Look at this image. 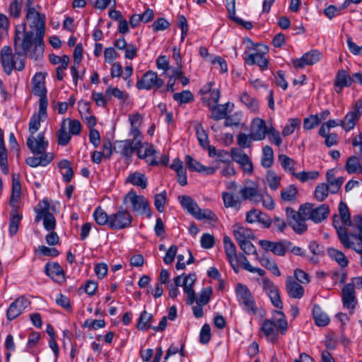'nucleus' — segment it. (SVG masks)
Segmentation results:
<instances>
[{"label": "nucleus", "mask_w": 362, "mask_h": 362, "mask_svg": "<svg viewBox=\"0 0 362 362\" xmlns=\"http://www.w3.org/2000/svg\"><path fill=\"white\" fill-rule=\"evenodd\" d=\"M57 143L60 146H66L71 140V134L61 124L60 129L57 132Z\"/></svg>", "instance_id": "4d7b16f0"}, {"label": "nucleus", "mask_w": 362, "mask_h": 362, "mask_svg": "<svg viewBox=\"0 0 362 362\" xmlns=\"http://www.w3.org/2000/svg\"><path fill=\"white\" fill-rule=\"evenodd\" d=\"M153 320V315L144 310L139 318L137 323V328L141 330H147L152 328L151 321Z\"/></svg>", "instance_id": "de8ad7c7"}, {"label": "nucleus", "mask_w": 362, "mask_h": 362, "mask_svg": "<svg viewBox=\"0 0 362 362\" xmlns=\"http://www.w3.org/2000/svg\"><path fill=\"white\" fill-rule=\"evenodd\" d=\"M163 83V80L158 76L156 72L148 71L142 76L141 78L138 80L136 87L139 89H158L160 88Z\"/></svg>", "instance_id": "4468645a"}, {"label": "nucleus", "mask_w": 362, "mask_h": 362, "mask_svg": "<svg viewBox=\"0 0 362 362\" xmlns=\"http://www.w3.org/2000/svg\"><path fill=\"white\" fill-rule=\"evenodd\" d=\"M288 224L293 230L298 234H302L307 230V225L305 221L308 218L305 217L304 214L300 211V207L298 211L292 208L287 207L286 209Z\"/></svg>", "instance_id": "9d476101"}, {"label": "nucleus", "mask_w": 362, "mask_h": 362, "mask_svg": "<svg viewBox=\"0 0 362 362\" xmlns=\"http://www.w3.org/2000/svg\"><path fill=\"white\" fill-rule=\"evenodd\" d=\"M126 181L133 185L139 187L141 189H146L147 187V177L144 174L139 172H135L130 174L127 177Z\"/></svg>", "instance_id": "e433bc0d"}, {"label": "nucleus", "mask_w": 362, "mask_h": 362, "mask_svg": "<svg viewBox=\"0 0 362 362\" xmlns=\"http://www.w3.org/2000/svg\"><path fill=\"white\" fill-rule=\"evenodd\" d=\"M266 180L271 189L276 190L280 185L281 177L274 171L269 170L267 173Z\"/></svg>", "instance_id": "13d9d810"}, {"label": "nucleus", "mask_w": 362, "mask_h": 362, "mask_svg": "<svg viewBox=\"0 0 362 362\" xmlns=\"http://www.w3.org/2000/svg\"><path fill=\"white\" fill-rule=\"evenodd\" d=\"M138 157L146 160L148 165H157L158 162L156 160V151L151 144H140L136 149Z\"/></svg>", "instance_id": "aec40b11"}, {"label": "nucleus", "mask_w": 362, "mask_h": 362, "mask_svg": "<svg viewBox=\"0 0 362 362\" xmlns=\"http://www.w3.org/2000/svg\"><path fill=\"white\" fill-rule=\"evenodd\" d=\"M327 254L329 257L335 260L341 267L345 268L348 266L349 261L341 251L333 247H329L327 249Z\"/></svg>", "instance_id": "c9c22d12"}, {"label": "nucleus", "mask_w": 362, "mask_h": 362, "mask_svg": "<svg viewBox=\"0 0 362 362\" xmlns=\"http://www.w3.org/2000/svg\"><path fill=\"white\" fill-rule=\"evenodd\" d=\"M91 99L95 103L96 105L99 107H106L110 97L105 95L103 93L92 91Z\"/></svg>", "instance_id": "680f3d73"}, {"label": "nucleus", "mask_w": 362, "mask_h": 362, "mask_svg": "<svg viewBox=\"0 0 362 362\" xmlns=\"http://www.w3.org/2000/svg\"><path fill=\"white\" fill-rule=\"evenodd\" d=\"M274 163V151L269 146H265L262 149V156L261 158V165L265 168L272 165Z\"/></svg>", "instance_id": "a18cd8bd"}, {"label": "nucleus", "mask_w": 362, "mask_h": 362, "mask_svg": "<svg viewBox=\"0 0 362 362\" xmlns=\"http://www.w3.org/2000/svg\"><path fill=\"white\" fill-rule=\"evenodd\" d=\"M45 272L54 281L59 284L65 282L64 272L57 262L47 263L45 267Z\"/></svg>", "instance_id": "5701e85b"}, {"label": "nucleus", "mask_w": 362, "mask_h": 362, "mask_svg": "<svg viewBox=\"0 0 362 362\" xmlns=\"http://www.w3.org/2000/svg\"><path fill=\"white\" fill-rule=\"evenodd\" d=\"M224 250L230 263L237 260L236 247L229 236L223 238Z\"/></svg>", "instance_id": "4c0bfd02"}, {"label": "nucleus", "mask_w": 362, "mask_h": 362, "mask_svg": "<svg viewBox=\"0 0 362 362\" xmlns=\"http://www.w3.org/2000/svg\"><path fill=\"white\" fill-rule=\"evenodd\" d=\"M339 212L340 214V217L342 223L348 226H351L352 222L351 220V216L349 213V210L346 204L343 202H341L339 204Z\"/></svg>", "instance_id": "6e6d98bb"}, {"label": "nucleus", "mask_w": 362, "mask_h": 362, "mask_svg": "<svg viewBox=\"0 0 362 362\" xmlns=\"http://www.w3.org/2000/svg\"><path fill=\"white\" fill-rule=\"evenodd\" d=\"M345 168L349 174L362 173V153L349 157L346 160Z\"/></svg>", "instance_id": "2f4dec72"}, {"label": "nucleus", "mask_w": 362, "mask_h": 362, "mask_svg": "<svg viewBox=\"0 0 362 362\" xmlns=\"http://www.w3.org/2000/svg\"><path fill=\"white\" fill-rule=\"evenodd\" d=\"M233 233L238 243L252 239L254 234L250 228L236 224L233 227Z\"/></svg>", "instance_id": "7c9ffc66"}, {"label": "nucleus", "mask_w": 362, "mask_h": 362, "mask_svg": "<svg viewBox=\"0 0 362 362\" xmlns=\"http://www.w3.org/2000/svg\"><path fill=\"white\" fill-rule=\"evenodd\" d=\"M185 160L189 170L191 171H195L205 175H213L216 170L214 167H206L203 165L189 155L186 156Z\"/></svg>", "instance_id": "cd10ccee"}, {"label": "nucleus", "mask_w": 362, "mask_h": 362, "mask_svg": "<svg viewBox=\"0 0 362 362\" xmlns=\"http://www.w3.org/2000/svg\"><path fill=\"white\" fill-rule=\"evenodd\" d=\"M350 236L345 233H339V241L346 249H352L361 255L360 264L362 267V243L355 244V242L350 241Z\"/></svg>", "instance_id": "72a5a7b5"}, {"label": "nucleus", "mask_w": 362, "mask_h": 362, "mask_svg": "<svg viewBox=\"0 0 362 362\" xmlns=\"http://www.w3.org/2000/svg\"><path fill=\"white\" fill-rule=\"evenodd\" d=\"M222 199L226 208H235L237 210L240 209L243 202L240 195L238 196L233 192H223Z\"/></svg>", "instance_id": "473e14b6"}, {"label": "nucleus", "mask_w": 362, "mask_h": 362, "mask_svg": "<svg viewBox=\"0 0 362 362\" xmlns=\"http://www.w3.org/2000/svg\"><path fill=\"white\" fill-rule=\"evenodd\" d=\"M27 146L33 154H46V149L48 146V141L45 140L44 134L39 133L36 137L33 135L28 136Z\"/></svg>", "instance_id": "2eb2a0df"}, {"label": "nucleus", "mask_w": 362, "mask_h": 362, "mask_svg": "<svg viewBox=\"0 0 362 362\" xmlns=\"http://www.w3.org/2000/svg\"><path fill=\"white\" fill-rule=\"evenodd\" d=\"M300 120L298 118H290L282 130L284 136L291 135L296 128L300 127Z\"/></svg>", "instance_id": "bf43d9fd"}, {"label": "nucleus", "mask_w": 362, "mask_h": 362, "mask_svg": "<svg viewBox=\"0 0 362 362\" xmlns=\"http://www.w3.org/2000/svg\"><path fill=\"white\" fill-rule=\"evenodd\" d=\"M21 186L20 181L18 179H16L13 177L12 182V192L10 198V205L12 207H15L16 203L18 202V199L21 197Z\"/></svg>", "instance_id": "49530a36"}, {"label": "nucleus", "mask_w": 362, "mask_h": 362, "mask_svg": "<svg viewBox=\"0 0 362 362\" xmlns=\"http://www.w3.org/2000/svg\"><path fill=\"white\" fill-rule=\"evenodd\" d=\"M93 217L98 225H107L110 227V215H107L100 206L96 208L93 213Z\"/></svg>", "instance_id": "09e8293b"}, {"label": "nucleus", "mask_w": 362, "mask_h": 362, "mask_svg": "<svg viewBox=\"0 0 362 362\" xmlns=\"http://www.w3.org/2000/svg\"><path fill=\"white\" fill-rule=\"evenodd\" d=\"M173 97L180 105L191 103L194 99L192 92L188 90H183L180 93H175Z\"/></svg>", "instance_id": "5fc2aeb1"}, {"label": "nucleus", "mask_w": 362, "mask_h": 362, "mask_svg": "<svg viewBox=\"0 0 362 362\" xmlns=\"http://www.w3.org/2000/svg\"><path fill=\"white\" fill-rule=\"evenodd\" d=\"M286 290L288 296L293 298H301L304 295L303 286L291 276H287L286 279Z\"/></svg>", "instance_id": "bb28decb"}, {"label": "nucleus", "mask_w": 362, "mask_h": 362, "mask_svg": "<svg viewBox=\"0 0 362 362\" xmlns=\"http://www.w3.org/2000/svg\"><path fill=\"white\" fill-rule=\"evenodd\" d=\"M246 221L249 223H259L265 228L272 226V218L265 213L256 209L247 212Z\"/></svg>", "instance_id": "4be33fe9"}, {"label": "nucleus", "mask_w": 362, "mask_h": 362, "mask_svg": "<svg viewBox=\"0 0 362 362\" xmlns=\"http://www.w3.org/2000/svg\"><path fill=\"white\" fill-rule=\"evenodd\" d=\"M231 156L233 160L240 165L244 173L247 174L252 173V163L249 156L243 150L236 148L232 149Z\"/></svg>", "instance_id": "a211bd4d"}, {"label": "nucleus", "mask_w": 362, "mask_h": 362, "mask_svg": "<svg viewBox=\"0 0 362 362\" xmlns=\"http://www.w3.org/2000/svg\"><path fill=\"white\" fill-rule=\"evenodd\" d=\"M329 187L326 183H320L318 184L315 189L314 196L317 201L322 202L324 201L329 194Z\"/></svg>", "instance_id": "864d4df0"}, {"label": "nucleus", "mask_w": 362, "mask_h": 362, "mask_svg": "<svg viewBox=\"0 0 362 362\" xmlns=\"http://www.w3.org/2000/svg\"><path fill=\"white\" fill-rule=\"evenodd\" d=\"M38 208L35 209L36 216L35 222L42 220L43 226L45 230L50 231L54 230L56 227V220L54 215L49 211V204L47 200L40 202Z\"/></svg>", "instance_id": "423d86ee"}, {"label": "nucleus", "mask_w": 362, "mask_h": 362, "mask_svg": "<svg viewBox=\"0 0 362 362\" xmlns=\"http://www.w3.org/2000/svg\"><path fill=\"white\" fill-rule=\"evenodd\" d=\"M47 106H44V109L41 110V106H39L37 114H34L29 122V132L30 135H33L40 127L41 121L47 117Z\"/></svg>", "instance_id": "c85d7f7f"}, {"label": "nucleus", "mask_w": 362, "mask_h": 362, "mask_svg": "<svg viewBox=\"0 0 362 362\" xmlns=\"http://www.w3.org/2000/svg\"><path fill=\"white\" fill-rule=\"evenodd\" d=\"M124 204L130 202L134 211L139 214H146L147 217L151 216L148 201L143 197L137 195L134 190H130L124 197Z\"/></svg>", "instance_id": "9b49d317"}, {"label": "nucleus", "mask_w": 362, "mask_h": 362, "mask_svg": "<svg viewBox=\"0 0 362 362\" xmlns=\"http://www.w3.org/2000/svg\"><path fill=\"white\" fill-rule=\"evenodd\" d=\"M211 339V327L209 324H204L199 334V341L203 344H206Z\"/></svg>", "instance_id": "338daca9"}, {"label": "nucleus", "mask_w": 362, "mask_h": 362, "mask_svg": "<svg viewBox=\"0 0 362 362\" xmlns=\"http://www.w3.org/2000/svg\"><path fill=\"white\" fill-rule=\"evenodd\" d=\"M313 315L315 323L317 326L325 327L329 322V318L326 313H325L320 305H314L313 308Z\"/></svg>", "instance_id": "58836bf2"}, {"label": "nucleus", "mask_w": 362, "mask_h": 362, "mask_svg": "<svg viewBox=\"0 0 362 362\" xmlns=\"http://www.w3.org/2000/svg\"><path fill=\"white\" fill-rule=\"evenodd\" d=\"M25 20V23L16 26L14 49L19 56L27 55L37 60L44 52L45 15L29 8L26 9Z\"/></svg>", "instance_id": "f257e3e1"}, {"label": "nucleus", "mask_w": 362, "mask_h": 362, "mask_svg": "<svg viewBox=\"0 0 362 362\" xmlns=\"http://www.w3.org/2000/svg\"><path fill=\"white\" fill-rule=\"evenodd\" d=\"M288 329V323L284 314L281 311H275L272 320L263 321L260 330L272 343L278 341L279 332L285 334Z\"/></svg>", "instance_id": "f03ea898"}, {"label": "nucleus", "mask_w": 362, "mask_h": 362, "mask_svg": "<svg viewBox=\"0 0 362 362\" xmlns=\"http://www.w3.org/2000/svg\"><path fill=\"white\" fill-rule=\"evenodd\" d=\"M235 291L238 300L244 310L249 314H257L258 309L248 288L242 284H238Z\"/></svg>", "instance_id": "39448f33"}, {"label": "nucleus", "mask_w": 362, "mask_h": 362, "mask_svg": "<svg viewBox=\"0 0 362 362\" xmlns=\"http://www.w3.org/2000/svg\"><path fill=\"white\" fill-rule=\"evenodd\" d=\"M30 302L24 297L16 298L12 302L7 310L6 317L8 320H13L18 317L23 311L30 305Z\"/></svg>", "instance_id": "6ab92c4d"}, {"label": "nucleus", "mask_w": 362, "mask_h": 362, "mask_svg": "<svg viewBox=\"0 0 362 362\" xmlns=\"http://www.w3.org/2000/svg\"><path fill=\"white\" fill-rule=\"evenodd\" d=\"M269 128L266 122L260 118H255L250 125V136L254 141H262L266 138Z\"/></svg>", "instance_id": "412c9836"}, {"label": "nucleus", "mask_w": 362, "mask_h": 362, "mask_svg": "<svg viewBox=\"0 0 362 362\" xmlns=\"http://www.w3.org/2000/svg\"><path fill=\"white\" fill-rule=\"evenodd\" d=\"M314 205L305 203L300 205V211L304 214L305 217L312 220L315 223H320L327 218L329 213V207L327 204H321L314 208Z\"/></svg>", "instance_id": "0eeeda50"}, {"label": "nucleus", "mask_w": 362, "mask_h": 362, "mask_svg": "<svg viewBox=\"0 0 362 362\" xmlns=\"http://www.w3.org/2000/svg\"><path fill=\"white\" fill-rule=\"evenodd\" d=\"M279 160L282 168L286 173H290L294 176L296 175V163L293 159L284 154H281L279 156Z\"/></svg>", "instance_id": "c03bdc74"}, {"label": "nucleus", "mask_w": 362, "mask_h": 362, "mask_svg": "<svg viewBox=\"0 0 362 362\" xmlns=\"http://www.w3.org/2000/svg\"><path fill=\"white\" fill-rule=\"evenodd\" d=\"M320 173L318 171H302L300 173H296L295 177L299 180L301 182H305L309 180H315L318 178Z\"/></svg>", "instance_id": "052dcab7"}, {"label": "nucleus", "mask_w": 362, "mask_h": 362, "mask_svg": "<svg viewBox=\"0 0 362 362\" xmlns=\"http://www.w3.org/2000/svg\"><path fill=\"white\" fill-rule=\"evenodd\" d=\"M321 57V52L317 50H311L304 54L300 59L293 61V66L296 68H303L308 65H313L317 63Z\"/></svg>", "instance_id": "b1692460"}, {"label": "nucleus", "mask_w": 362, "mask_h": 362, "mask_svg": "<svg viewBox=\"0 0 362 362\" xmlns=\"http://www.w3.org/2000/svg\"><path fill=\"white\" fill-rule=\"evenodd\" d=\"M138 148L130 139L117 141L113 146L114 151L125 158H130Z\"/></svg>", "instance_id": "393cba45"}, {"label": "nucleus", "mask_w": 362, "mask_h": 362, "mask_svg": "<svg viewBox=\"0 0 362 362\" xmlns=\"http://www.w3.org/2000/svg\"><path fill=\"white\" fill-rule=\"evenodd\" d=\"M61 124L71 135L76 136L81 133V124L78 119L65 118L62 120Z\"/></svg>", "instance_id": "a19ab883"}, {"label": "nucleus", "mask_w": 362, "mask_h": 362, "mask_svg": "<svg viewBox=\"0 0 362 362\" xmlns=\"http://www.w3.org/2000/svg\"><path fill=\"white\" fill-rule=\"evenodd\" d=\"M166 199L167 196L165 191H163L161 193L155 195L154 205L159 212H163L164 211Z\"/></svg>", "instance_id": "69168bd1"}, {"label": "nucleus", "mask_w": 362, "mask_h": 362, "mask_svg": "<svg viewBox=\"0 0 362 362\" xmlns=\"http://www.w3.org/2000/svg\"><path fill=\"white\" fill-rule=\"evenodd\" d=\"M40 156H30L25 160L27 165L32 168H36L37 166H46L54 158V155L52 153L46 154H39Z\"/></svg>", "instance_id": "c756f323"}, {"label": "nucleus", "mask_w": 362, "mask_h": 362, "mask_svg": "<svg viewBox=\"0 0 362 362\" xmlns=\"http://www.w3.org/2000/svg\"><path fill=\"white\" fill-rule=\"evenodd\" d=\"M21 0H13L8 7L9 15L11 17L18 18L21 13Z\"/></svg>", "instance_id": "e2e57ef3"}, {"label": "nucleus", "mask_w": 362, "mask_h": 362, "mask_svg": "<svg viewBox=\"0 0 362 362\" xmlns=\"http://www.w3.org/2000/svg\"><path fill=\"white\" fill-rule=\"evenodd\" d=\"M220 98V91L218 89H206L205 95L203 97L204 103L209 107L216 105Z\"/></svg>", "instance_id": "79ce46f5"}, {"label": "nucleus", "mask_w": 362, "mask_h": 362, "mask_svg": "<svg viewBox=\"0 0 362 362\" xmlns=\"http://www.w3.org/2000/svg\"><path fill=\"white\" fill-rule=\"evenodd\" d=\"M341 300L343 306L349 310L350 314H353L357 304L356 292L353 285L347 284L343 287L341 291Z\"/></svg>", "instance_id": "f3484780"}, {"label": "nucleus", "mask_w": 362, "mask_h": 362, "mask_svg": "<svg viewBox=\"0 0 362 362\" xmlns=\"http://www.w3.org/2000/svg\"><path fill=\"white\" fill-rule=\"evenodd\" d=\"M179 199L182 206L197 219L216 221L217 217L212 211L208 209L202 210L190 197L183 195Z\"/></svg>", "instance_id": "7ed1b4c3"}, {"label": "nucleus", "mask_w": 362, "mask_h": 362, "mask_svg": "<svg viewBox=\"0 0 362 362\" xmlns=\"http://www.w3.org/2000/svg\"><path fill=\"white\" fill-rule=\"evenodd\" d=\"M212 293V289L211 287H206L202 289L199 296L197 300V303L199 305H206L211 298V295Z\"/></svg>", "instance_id": "774afa93"}, {"label": "nucleus", "mask_w": 362, "mask_h": 362, "mask_svg": "<svg viewBox=\"0 0 362 362\" xmlns=\"http://www.w3.org/2000/svg\"><path fill=\"white\" fill-rule=\"evenodd\" d=\"M353 83V78L349 76L346 71L340 69L337 71L334 86L337 93H340L344 87L351 86Z\"/></svg>", "instance_id": "a878e982"}, {"label": "nucleus", "mask_w": 362, "mask_h": 362, "mask_svg": "<svg viewBox=\"0 0 362 362\" xmlns=\"http://www.w3.org/2000/svg\"><path fill=\"white\" fill-rule=\"evenodd\" d=\"M15 54L18 57H15L12 54L10 47H4L1 49V62L4 71L9 75L13 69L22 71L25 67L23 59H20L21 56Z\"/></svg>", "instance_id": "20e7f679"}, {"label": "nucleus", "mask_w": 362, "mask_h": 362, "mask_svg": "<svg viewBox=\"0 0 362 362\" xmlns=\"http://www.w3.org/2000/svg\"><path fill=\"white\" fill-rule=\"evenodd\" d=\"M259 245L266 251H270L274 255L284 256L287 248L291 245L289 241L272 242L267 240H262L259 242Z\"/></svg>", "instance_id": "dca6fc26"}, {"label": "nucleus", "mask_w": 362, "mask_h": 362, "mask_svg": "<svg viewBox=\"0 0 362 362\" xmlns=\"http://www.w3.org/2000/svg\"><path fill=\"white\" fill-rule=\"evenodd\" d=\"M10 214L9 233L11 236L14 235L18 230V225L22 218V216L17 212L16 206L13 207Z\"/></svg>", "instance_id": "37998d69"}, {"label": "nucleus", "mask_w": 362, "mask_h": 362, "mask_svg": "<svg viewBox=\"0 0 362 362\" xmlns=\"http://www.w3.org/2000/svg\"><path fill=\"white\" fill-rule=\"evenodd\" d=\"M132 216L122 206L114 214H110V228L112 230H122L129 228L132 222Z\"/></svg>", "instance_id": "ddd939ff"}, {"label": "nucleus", "mask_w": 362, "mask_h": 362, "mask_svg": "<svg viewBox=\"0 0 362 362\" xmlns=\"http://www.w3.org/2000/svg\"><path fill=\"white\" fill-rule=\"evenodd\" d=\"M173 281L174 286L183 287L184 292L187 295V303L192 305L195 301V292L193 289L196 281L195 274L188 275L183 274L174 278Z\"/></svg>", "instance_id": "6e6552de"}, {"label": "nucleus", "mask_w": 362, "mask_h": 362, "mask_svg": "<svg viewBox=\"0 0 362 362\" xmlns=\"http://www.w3.org/2000/svg\"><path fill=\"white\" fill-rule=\"evenodd\" d=\"M359 118L360 117L358 113L350 111L346 115L344 119L340 120V126L342 127L346 132H349L354 129Z\"/></svg>", "instance_id": "ea45409f"}, {"label": "nucleus", "mask_w": 362, "mask_h": 362, "mask_svg": "<svg viewBox=\"0 0 362 362\" xmlns=\"http://www.w3.org/2000/svg\"><path fill=\"white\" fill-rule=\"evenodd\" d=\"M249 65L257 64L262 70L268 67V60L260 53L250 54L245 58Z\"/></svg>", "instance_id": "f704fd0d"}, {"label": "nucleus", "mask_w": 362, "mask_h": 362, "mask_svg": "<svg viewBox=\"0 0 362 362\" xmlns=\"http://www.w3.org/2000/svg\"><path fill=\"white\" fill-rule=\"evenodd\" d=\"M298 189L294 185H290L281 192V198L285 202H293L296 199Z\"/></svg>", "instance_id": "8fccbe9b"}, {"label": "nucleus", "mask_w": 362, "mask_h": 362, "mask_svg": "<svg viewBox=\"0 0 362 362\" xmlns=\"http://www.w3.org/2000/svg\"><path fill=\"white\" fill-rule=\"evenodd\" d=\"M45 79V74L42 72H37L31 81L32 92L35 95L40 98L39 106H41V110L44 109V106H48Z\"/></svg>", "instance_id": "1a4fd4ad"}, {"label": "nucleus", "mask_w": 362, "mask_h": 362, "mask_svg": "<svg viewBox=\"0 0 362 362\" xmlns=\"http://www.w3.org/2000/svg\"><path fill=\"white\" fill-rule=\"evenodd\" d=\"M243 201L248 200L253 204H259L262 199V193L260 192L258 184L252 180H247L244 186L238 191Z\"/></svg>", "instance_id": "f8f14e48"}, {"label": "nucleus", "mask_w": 362, "mask_h": 362, "mask_svg": "<svg viewBox=\"0 0 362 362\" xmlns=\"http://www.w3.org/2000/svg\"><path fill=\"white\" fill-rule=\"evenodd\" d=\"M228 103L221 105H214L210 107L211 111V117L215 120H220L226 117L227 115Z\"/></svg>", "instance_id": "3c124183"}, {"label": "nucleus", "mask_w": 362, "mask_h": 362, "mask_svg": "<svg viewBox=\"0 0 362 362\" xmlns=\"http://www.w3.org/2000/svg\"><path fill=\"white\" fill-rule=\"evenodd\" d=\"M240 101L252 112H257L258 111L259 103L257 100L249 95L247 93H244L241 95Z\"/></svg>", "instance_id": "603ef678"}, {"label": "nucleus", "mask_w": 362, "mask_h": 362, "mask_svg": "<svg viewBox=\"0 0 362 362\" xmlns=\"http://www.w3.org/2000/svg\"><path fill=\"white\" fill-rule=\"evenodd\" d=\"M319 115H312L304 119L303 128L306 130H310L320 124Z\"/></svg>", "instance_id": "0e129e2a"}]
</instances>
